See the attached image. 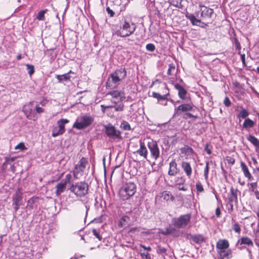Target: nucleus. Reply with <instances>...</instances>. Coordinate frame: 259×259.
Returning <instances> with one entry per match:
<instances>
[{
	"instance_id": "1",
	"label": "nucleus",
	"mask_w": 259,
	"mask_h": 259,
	"mask_svg": "<svg viewBox=\"0 0 259 259\" xmlns=\"http://www.w3.org/2000/svg\"><path fill=\"white\" fill-rule=\"evenodd\" d=\"M126 76V71L124 68L116 70L110 74L106 82L107 87L114 89L117 87L121 80Z\"/></svg>"
},
{
	"instance_id": "2",
	"label": "nucleus",
	"mask_w": 259,
	"mask_h": 259,
	"mask_svg": "<svg viewBox=\"0 0 259 259\" xmlns=\"http://www.w3.org/2000/svg\"><path fill=\"white\" fill-rule=\"evenodd\" d=\"M77 197H83L88 193L89 185L85 182L72 184L68 189Z\"/></svg>"
},
{
	"instance_id": "3",
	"label": "nucleus",
	"mask_w": 259,
	"mask_h": 259,
	"mask_svg": "<svg viewBox=\"0 0 259 259\" xmlns=\"http://www.w3.org/2000/svg\"><path fill=\"white\" fill-rule=\"evenodd\" d=\"M136 191V186L133 182L124 184L119 191V195L123 200H127L134 195Z\"/></svg>"
},
{
	"instance_id": "4",
	"label": "nucleus",
	"mask_w": 259,
	"mask_h": 259,
	"mask_svg": "<svg viewBox=\"0 0 259 259\" xmlns=\"http://www.w3.org/2000/svg\"><path fill=\"white\" fill-rule=\"evenodd\" d=\"M94 121V118L91 116L82 115L77 117L73 127L82 130L89 126Z\"/></svg>"
},
{
	"instance_id": "5",
	"label": "nucleus",
	"mask_w": 259,
	"mask_h": 259,
	"mask_svg": "<svg viewBox=\"0 0 259 259\" xmlns=\"http://www.w3.org/2000/svg\"><path fill=\"white\" fill-rule=\"evenodd\" d=\"M105 133L108 137L113 140L122 139L121 132L112 124L109 123L104 125Z\"/></svg>"
},
{
	"instance_id": "6",
	"label": "nucleus",
	"mask_w": 259,
	"mask_h": 259,
	"mask_svg": "<svg viewBox=\"0 0 259 259\" xmlns=\"http://www.w3.org/2000/svg\"><path fill=\"white\" fill-rule=\"evenodd\" d=\"M199 7L200 10L197 13V16L199 17L200 14V18H202L204 21L210 20L213 13V10L201 4H200Z\"/></svg>"
},
{
	"instance_id": "7",
	"label": "nucleus",
	"mask_w": 259,
	"mask_h": 259,
	"mask_svg": "<svg viewBox=\"0 0 259 259\" xmlns=\"http://www.w3.org/2000/svg\"><path fill=\"white\" fill-rule=\"evenodd\" d=\"M33 104L34 102L32 101L30 102L28 104L25 105L23 107V111L28 119L35 121L37 119V117L36 115Z\"/></svg>"
},
{
	"instance_id": "8",
	"label": "nucleus",
	"mask_w": 259,
	"mask_h": 259,
	"mask_svg": "<svg viewBox=\"0 0 259 259\" xmlns=\"http://www.w3.org/2000/svg\"><path fill=\"white\" fill-rule=\"evenodd\" d=\"M191 217L190 214L182 215L180 217L174 219V225L178 228H184L190 223Z\"/></svg>"
},
{
	"instance_id": "9",
	"label": "nucleus",
	"mask_w": 259,
	"mask_h": 259,
	"mask_svg": "<svg viewBox=\"0 0 259 259\" xmlns=\"http://www.w3.org/2000/svg\"><path fill=\"white\" fill-rule=\"evenodd\" d=\"M69 122L67 119H61L57 121L58 126L54 127L52 130V137H56L63 134L65 132L64 124Z\"/></svg>"
},
{
	"instance_id": "10",
	"label": "nucleus",
	"mask_w": 259,
	"mask_h": 259,
	"mask_svg": "<svg viewBox=\"0 0 259 259\" xmlns=\"http://www.w3.org/2000/svg\"><path fill=\"white\" fill-rule=\"evenodd\" d=\"M122 28L123 30H125L126 31V33H122L120 30H117L115 32V34L122 37H125L130 36L133 34L136 30V26H134L133 28H131L130 24L126 21H124V24L123 25Z\"/></svg>"
},
{
	"instance_id": "11",
	"label": "nucleus",
	"mask_w": 259,
	"mask_h": 259,
	"mask_svg": "<svg viewBox=\"0 0 259 259\" xmlns=\"http://www.w3.org/2000/svg\"><path fill=\"white\" fill-rule=\"evenodd\" d=\"M148 148L150 150L151 157L156 160L159 156L160 151L156 141H152L149 142L148 144Z\"/></svg>"
},
{
	"instance_id": "12",
	"label": "nucleus",
	"mask_w": 259,
	"mask_h": 259,
	"mask_svg": "<svg viewBox=\"0 0 259 259\" xmlns=\"http://www.w3.org/2000/svg\"><path fill=\"white\" fill-rule=\"evenodd\" d=\"M193 106V105L191 103L181 104L175 109V114L180 115L182 112L192 110Z\"/></svg>"
},
{
	"instance_id": "13",
	"label": "nucleus",
	"mask_w": 259,
	"mask_h": 259,
	"mask_svg": "<svg viewBox=\"0 0 259 259\" xmlns=\"http://www.w3.org/2000/svg\"><path fill=\"white\" fill-rule=\"evenodd\" d=\"M22 199V194L20 192H17L13 197V206L15 212L19 209L21 205L20 202Z\"/></svg>"
},
{
	"instance_id": "14",
	"label": "nucleus",
	"mask_w": 259,
	"mask_h": 259,
	"mask_svg": "<svg viewBox=\"0 0 259 259\" xmlns=\"http://www.w3.org/2000/svg\"><path fill=\"white\" fill-rule=\"evenodd\" d=\"M169 170L168 171V174L170 176H175L177 175L180 169L178 167L177 163L176 162L175 160H172L169 164Z\"/></svg>"
},
{
	"instance_id": "15",
	"label": "nucleus",
	"mask_w": 259,
	"mask_h": 259,
	"mask_svg": "<svg viewBox=\"0 0 259 259\" xmlns=\"http://www.w3.org/2000/svg\"><path fill=\"white\" fill-rule=\"evenodd\" d=\"M238 190L237 189H234L233 188H231L230 190V195L229 196V202L231 206L233 207V204H232L233 202H237V193Z\"/></svg>"
},
{
	"instance_id": "16",
	"label": "nucleus",
	"mask_w": 259,
	"mask_h": 259,
	"mask_svg": "<svg viewBox=\"0 0 259 259\" xmlns=\"http://www.w3.org/2000/svg\"><path fill=\"white\" fill-rule=\"evenodd\" d=\"M229 246V242L227 240H220L218 241L216 245L217 252L219 250L227 249L228 248Z\"/></svg>"
},
{
	"instance_id": "17",
	"label": "nucleus",
	"mask_w": 259,
	"mask_h": 259,
	"mask_svg": "<svg viewBox=\"0 0 259 259\" xmlns=\"http://www.w3.org/2000/svg\"><path fill=\"white\" fill-rule=\"evenodd\" d=\"M220 259H230L232 257V252L230 249H227L218 251Z\"/></svg>"
},
{
	"instance_id": "18",
	"label": "nucleus",
	"mask_w": 259,
	"mask_h": 259,
	"mask_svg": "<svg viewBox=\"0 0 259 259\" xmlns=\"http://www.w3.org/2000/svg\"><path fill=\"white\" fill-rule=\"evenodd\" d=\"M186 17L190 20L192 24L193 25H196L199 26V24L201 23V22L200 19L196 18L195 16L192 14H186ZM202 24H204V27H205L206 26H207V24L206 23H202Z\"/></svg>"
},
{
	"instance_id": "19",
	"label": "nucleus",
	"mask_w": 259,
	"mask_h": 259,
	"mask_svg": "<svg viewBox=\"0 0 259 259\" xmlns=\"http://www.w3.org/2000/svg\"><path fill=\"white\" fill-rule=\"evenodd\" d=\"M181 166L186 175L188 177H190L192 174V168L189 162L183 161L181 164Z\"/></svg>"
},
{
	"instance_id": "20",
	"label": "nucleus",
	"mask_w": 259,
	"mask_h": 259,
	"mask_svg": "<svg viewBox=\"0 0 259 259\" xmlns=\"http://www.w3.org/2000/svg\"><path fill=\"white\" fill-rule=\"evenodd\" d=\"M175 88L178 91L179 97L182 99H185L187 91L179 83L175 84Z\"/></svg>"
},
{
	"instance_id": "21",
	"label": "nucleus",
	"mask_w": 259,
	"mask_h": 259,
	"mask_svg": "<svg viewBox=\"0 0 259 259\" xmlns=\"http://www.w3.org/2000/svg\"><path fill=\"white\" fill-rule=\"evenodd\" d=\"M66 186L65 182L61 181L55 187L56 189L55 192L56 195L58 196L60 195L64 191Z\"/></svg>"
},
{
	"instance_id": "22",
	"label": "nucleus",
	"mask_w": 259,
	"mask_h": 259,
	"mask_svg": "<svg viewBox=\"0 0 259 259\" xmlns=\"http://www.w3.org/2000/svg\"><path fill=\"white\" fill-rule=\"evenodd\" d=\"M137 152L140 156H143L145 159H147L148 151L144 143L141 142H140V148L137 151Z\"/></svg>"
},
{
	"instance_id": "23",
	"label": "nucleus",
	"mask_w": 259,
	"mask_h": 259,
	"mask_svg": "<svg viewBox=\"0 0 259 259\" xmlns=\"http://www.w3.org/2000/svg\"><path fill=\"white\" fill-rule=\"evenodd\" d=\"M84 170L82 168L75 166L73 171V177L75 179H79L83 175Z\"/></svg>"
},
{
	"instance_id": "24",
	"label": "nucleus",
	"mask_w": 259,
	"mask_h": 259,
	"mask_svg": "<svg viewBox=\"0 0 259 259\" xmlns=\"http://www.w3.org/2000/svg\"><path fill=\"white\" fill-rule=\"evenodd\" d=\"M241 167L242 168V170L243 172V174L244 175V176L246 178H247L249 180H251V178H252V176L251 174L250 173L248 167L246 165V164L243 162H241Z\"/></svg>"
},
{
	"instance_id": "25",
	"label": "nucleus",
	"mask_w": 259,
	"mask_h": 259,
	"mask_svg": "<svg viewBox=\"0 0 259 259\" xmlns=\"http://www.w3.org/2000/svg\"><path fill=\"white\" fill-rule=\"evenodd\" d=\"M181 154L184 155H190L193 152L192 148L188 146L185 145L184 147L180 149Z\"/></svg>"
},
{
	"instance_id": "26",
	"label": "nucleus",
	"mask_w": 259,
	"mask_h": 259,
	"mask_svg": "<svg viewBox=\"0 0 259 259\" xmlns=\"http://www.w3.org/2000/svg\"><path fill=\"white\" fill-rule=\"evenodd\" d=\"M107 95H111L114 98H119L120 100L123 97V93L118 90L113 91L107 93Z\"/></svg>"
},
{
	"instance_id": "27",
	"label": "nucleus",
	"mask_w": 259,
	"mask_h": 259,
	"mask_svg": "<svg viewBox=\"0 0 259 259\" xmlns=\"http://www.w3.org/2000/svg\"><path fill=\"white\" fill-rule=\"evenodd\" d=\"M169 95V93H167L166 94L164 95H161L159 93H156V92H153L152 93V97L156 98L158 101L160 100H167V96Z\"/></svg>"
},
{
	"instance_id": "28",
	"label": "nucleus",
	"mask_w": 259,
	"mask_h": 259,
	"mask_svg": "<svg viewBox=\"0 0 259 259\" xmlns=\"http://www.w3.org/2000/svg\"><path fill=\"white\" fill-rule=\"evenodd\" d=\"M254 122L249 118L246 119L243 124V127L245 128H249L254 125Z\"/></svg>"
},
{
	"instance_id": "29",
	"label": "nucleus",
	"mask_w": 259,
	"mask_h": 259,
	"mask_svg": "<svg viewBox=\"0 0 259 259\" xmlns=\"http://www.w3.org/2000/svg\"><path fill=\"white\" fill-rule=\"evenodd\" d=\"M238 242H240V244H246L252 246H253V242L252 240L247 237H242Z\"/></svg>"
},
{
	"instance_id": "30",
	"label": "nucleus",
	"mask_w": 259,
	"mask_h": 259,
	"mask_svg": "<svg viewBox=\"0 0 259 259\" xmlns=\"http://www.w3.org/2000/svg\"><path fill=\"white\" fill-rule=\"evenodd\" d=\"M88 159L84 157H82L81 159L79 160L78 163L76 164L75 166L82 168V169L84 170L86 164L88 163Z\"/></svg>"
},
{
	"instance_id": "31",
	"label": "nucleus",
	"mask_w": 259,
	"mask_h": 259,
	"mask_svg": "<svg viewBox=\"0 0 259 259\" xmlns=\"http://www.w3.org/2000/svg\"><path fill=\"white\" fill-rule=\"evenodd\" d=\"M71 73V71H70L68 73L63 75H56V77L58 80L59 82H61L63 80H70V77L68 75V73Z\"/></svg>"
},
{
	"instance_id": "32",
	"label": "nucleus",
	"mask_w": 259,
	"mask_h": 259,
	"mask_svg": "<svg viewBox=\"0 0 259 259\" xmlns=\"http://www.w3.org/2000/svg\"><path fill=\"white\" fill-rule=\"evenodd\" d=\"M156 251L157 253L161 254L162 256L167 255V248L162 246L161 245H158L157 247Z\"/></svg>"
},
{
	"instance_id": "33",
	"label": "nucleus",
	"mask_w": 259,
	"mask_h": 259,
	"mask_svg": "<svg viewBox=\"0 0 259 259\" xmlns=\"http://www.w3.org/2000/svg\"><path fill=\"white\" fill-rule=\"evenodd\" d=\"M162 197L163 198V199L166 201H168L169 199H171L172 200L174 199V197L171 195V194L169 192L166 191L162 192Z\"/></svg>"
},
{
	"instance_id": "34",
	"label": "nucleus",
	"mask_w": 259,
	"mask_h": 259,
	"mask_svg": "<svg viewBox=\"0 0 259 259\" xmlns=\"http://www.w3.org/2000/svg\"><path fill=\"white\" fill-rule=\"evenodd\" d=\"M181 2L182 0H171L170 4L176 8H182L183 7V5H182Z\"/></svg>"
},
{
	"instance_id": "35",
	"label": "nucleus",
	"mask_w": 259,
	"mask_h": 259,
	"mask_svg": "<svg viewBox=\"0 0 259 259\" xmlns=\"http://www.w3.org/2000/svg\"><path fill=\"white\" fill-rule=\"evenodd\" d=\"M249 115V113L245 109H242L238 115V117L245 118Z\"/></svg>"
},
{
	"instance_id": "36",
	"label": "nucleus",
	"mask_w": 259,
	"mask_h": 259,
	"mask_svg": "<svg viewBox=\"0 0 259 259\" xmlns=\"http://www.w3.org/2000/svg\"><path fill=\"white\" fill-rule=\"evenodd\" d=\"M48 11L47 9L39 11L36 16L38 20H44L45 19V14Z\"/></svg>"
},
{
	"instance_id": "37",
	"label": "nucleus",
	"mask_w": 259,
	"mask_h": 259,
	"mask_svg": "<svg viewBox=\"0 0 259 259\" xmlns=\"http://www.w3.org/2000/svg\"><path fill=\"white\" fill-rule=\"evenodd\" d=\"M192 239L194 242L196 243L203 241V236L201 235H194L192 236Z\"/></svg>"
},
{
	"instance_id": "38",
	"label": "nucleus",
	"mask_w": 259,
	"mask_h": 259,
	"mask_svg": "<svg viewBox=\"0 0 259 259\" xmlns=\"http://www.w3.org/2000/svg\"><path fill=\"white\" fill-rule=\"evenodd\" d=\"M121 128L125 131H128L131 130V126L130 124L125 121H123L120 125Z\"/></svg>"
},
{
	"instance_id": "39",
	"label": "nucleus",
	"mask_w": 259,
	"mask_h": 259,
	"mask_svg": "<svg viewBox=\"0 0 259 259\" xmlns=\"http://www.w3.org/2000/svg\"><path fill=\"white\" fill-rule=\"evenodd\" d=\"M92 232L94 235L99 240L101 241L102 239V237L100 234V232L96 230V229H93L92 230Z\"/></svg>"
},
{
	"instance_id": "40",
	"label": "nucleus",
	"mask_w": 259,
	"mask_h": 259,
	"mask_svg": "<svg viewBox=\"0 0 259 259\" xmlns=\"http://www.w3.org/2000/svg\"><path fill=\"white\" fill-rule=\"evenodd\" d=\"M175 70V66L173 64H170L168 65V69L167 70V74L168 75H171L172 74V72Z\"/></svg>"
},
{
	"instance_id": "41",
	"label": "nucleus",
	"mask_w": 259,
	"mask_h": 259,
	"mask_svg": "<svg viewBox=\"0 0 259 259\" xmlns=\"http://www.w3.org/2000/svg\"><path fill=\"white\" fill-rule=\"evenodd\" d=\"M249 190L250 191L253 192H254V191H256V190H255L257 188V186L256 182L251 183L249 184Z\"/></svg>"
},
{
	"instance_id": "42",
	"label": "nucleus",
	"mask_w": 259,
	"mask_h": 259,
	"mask_svg": "<svg viewBox=\"0 0 259 259\" xmlns=\"http://www.w3.org/2000/svg\"><path fill=\"white\" fill-rule=\"evenodd\" d=\"M208 172H209V162H206V165L204 169V178L206 180H207L208 177Z\"/></svg>"
},
{
	"instance_id": "43",
	"label": "nucleus",
	"mask_w": 259,
	"mask_h": 259,
	"mask_svg": "<svg viewBox=\"0 0 259 259\" xmlns=\"http://www.w3.org/2000/svg\"><path fill=\"white\" fill-rule=\"evenodd\" d=\"M26 66L27 67V69L28 71V74L30 75L33 74L34 72V66L32 65H30L28 64H26Z\"/></svg>"
},
{
	"instance_id": "44",
	"label": "nucleus",
	"mask_w": 259,
	"mask_h": 259,
	"mask_svg": "<svg viewBox=\"0 0 259 259\" xmlns=\"http://www.w3.org/2000/svg\"><path fill=\"white\" fill-rule=\"evenodd\" d=\"M197 193H201L204 191L202 185L200 182H198L196 185Z\"/></svg>"
},
{
	"instance_id": "45",
	"label": "nucleus",
	"mask_w": 259,
	"mask_h": 259,
	"mask_svg": "<svg viewBox=\"0 0 259 259\" xmlns=\"http://www.w3.org/2000/svg\"><path fill=\"white\" fill-rule=\"evenodd\" d=\"M71 178H72L71 175L69 174L66 175L65 179L62 180L61 181L65 182L66 185L67 184V183L70 184Z\"/></svg>"
},
{
	"instance_id": "46",
	"label": "nucleus",
	"mask_w": 259,
	"mask_h": 259,
	"mask_svg": "<svg viewBox=\"0 0 259 259\" xmlns=\"http://www.w3.org/2000/svg\"><path fill=\"white\" fill-rule=\"evenodd\" d=\"M147 50L150 52H153L155 49V47L153 44H148L146 46Z\"/></svg>"
},
{
	"instance_id": "47",
	"label": "nucleus",
	"mask_w": 259,
	"mask_h": 259,
	"mask_svg": "<svg viewBox=\"0 0 259 259\" xmlns=\"http://www.w3.org/2000/svg\"><path fill=\"white\" fill-rule=\"evenodd\" d=\"M233 229L234 231L237 233H240L241 231V229L240 226L238 223H235L233 226Z\"/></svg>"
},
{
	"instance_id": "48",
	"label": "nucleus",
	"mask_w": 259,
	"mask_h": 259,
	"mask_svg": "<svg viewBox=\"0 0 259 259\" xmlns=\"http://www.w3.org/2000/svg\"><path fill=\"white\" fill-rule=\"evenodd\" d=\"M26 149L24 143L21 142L19 143L16 147L15 149H20L21 150H23Z\"/></svg>"
},
{
	"instance_id": "49",
	"label": "nucleus",
	"mask_w": 259,
	"mask_h": 259,
	"mask_svg": "<svg viewBox=\"0 0 259 259\" xmlns=\"http://www.w3.org/2000/svg\"><path fill=\"white\" fill-rule=\"evenodd\" d=\"M224 104L226 107H229L231 104L229 98L228 97H226L224 100Z\"/></svg>"
},
{
	"instance_id": "50",
	"label": "nucleus",
	"mask_w": 259,
	"mask_h": 259,
	"mask_svg": "<svg viewBox=\"0 0 259 259\" xmlns=\"http://www.w3.org/2000/svg\"><path fill=\"white\" fill-rule=\"evenodd\" d=\"M34 108H35V112L37 113H41L44 111V109L41 107H39L38 105H36L34 107Z\"/></svg>"
},
{
	"instance_id": "51",
	"label": "nucleus",
	"mask_w": 259,
	"mask_h": 259,
	"mask_svg": "<svg viewBox=\"0 0 259 259\" xmlns=\"http://www.w3.org/2000/svg\"><path fill=\"white\" fill-rule=\"evenodd\" d=\"M36 200V198H31L28 200V204L30 206V207H33L32 204L35 202Z\"/></svg>"
},
{
	"instance_id": "52",
	"label": "nucleus",
	"mask_w": 259,
	"mask_h": 259,
	"mask_svg": "<svg viewBox=\"0 0 259 259\" xmlns=\"http://www.w3.org/2000/svg\"><path fill=\"white\" fill-rule=\"evenodd\" d=\"M197 116H195V115H192L191 113H186L184 116V118H197Z\"/></svg>"
},
{
	"instance_id": "53",
	"label": "nucleus",
	"mask_w": 259,
	"mask_h": 259,
	"mask_svg": "<svg viewBox=\"0 0 259 259\" xmlns=\"http://www.w3.org/2000/svg\"><path fill=\"white\" fill-rule=\"evenodd\" d=\"M106 11L110 15V17L114 16L115 13L109 7L106 8Z\"/></svg>"
},
{
	"instance_id": "54",
	"label": "nucleus",
	"mask_w": 259,
	"mask_h": 259,
	"mask_svg": "<svg viewBox=\"0 0 259 259\" xmlns=\"http://www.w3.org/2000/svg\"><path fill=\"white\" fill-rule=\"evenodd\" d=\"M115 110L116 111H122L123 110V105L119 104L117 107H114Z\"/></svg>"
},
{
	"instance_id": "55",
	"label": "nucleus",
	"mask_w": 259,
	"mask_h": 259,
	"mask_svg": "<svg viewBox=\"0 0 259 259\" xmlns=\"http://www.w3.org/2000/svg\"><path fill=\"white\" fill-rule=\"evenodd\" d=\"M101 107L102 108V110L103 111V112H104L105 108H110L113 107V106H105L103 105H101Z\"/></svg>"
},
{
	"instance_id": "56",
	"label": "nucleus",
	"mask_w": 259,
	"mask_h": 259,
	"mask_svg": "<svg viewBox=\"0 0 259 259\" xmlns=\"http://www.w3.org/2000/svg\"><path fill=\"white\" fill-rule=\"evenodd\" d=\"M204 150L208 154H210L211 153V151L210 149L208 148V144L206 145V146H205V147L204 148Z\"/></svg>"
},
{
	"instance_id": "57",
	"label": "nucleus",
	"mask_w": 259,
	"mask_h": 259,
	"mask_svg": "<svg viewBox=\"0 0 259 259\" xmlns=\"http://www.w3.org/2000/svg\"><path fill=\"white\" fill-rule=\"evenodd\" d=\"M215 214L217 217H220L221 214V210L219 207L217 208L215 210Z\"/></svg>"
},
{
	"instance_id": "58",
	"label": "nucleus",
	"mask_w": 259,
	"mask_h": 259,
	"mask_svg": "<svg viewBox=\"0 0 259 259\" xmlns=\"http://www.w3.org/2000/svg\"><path fill=\"white\" fill-rule=\"evenodd\" d=\"M241 60L243 64H245V54L241 55Z\"/></svg>"
},
{
	"instance_id": "59",
	"label": "nucleus",
	"mask_w": 259,
	"mask_h": 259,
	"mask_svg": "<svg viewBox=\"0 0 259 259\" xmlns=\"http://www.w3.org/2000/svg\"><path fill=\"white\" fill-rule=\"evenodd\" d=\"M128 217H127V216H124L121 219V221H120V223H121V226H122V221H124V222H125L126 221V220L128 219Z\"/></svg>"
},
{
	"instance_id": "60",
	"label": "nucleus",
	"mask_w": 259,
	"mask_h": 259,
	"mask_svg": "<svg viewBox=\"0 0 259 259\" xmlns=\"http://www.w3.org/2000/svg\"><path fill=\"white\" fill-rule=\"evenodd\" d=\"M179 180H180V182L177 183V184L180 185L181 184H183L184 181L182 178H179L178 181H179Z\"/></svg>"
},
{
	"instance_id": "61",
	"label": "nucleus",
	"mask_w": 259,
	"mask_h": 259,
	"mask_svg": "<svg viewBox=\"0 0 259 259\" xmlns=\"http://www.w3.org/2000/svg\"><path fill=\"white\" fill-rule=\"evenodd\" d=\"M254 195L255 196L256 198L259 200V191L257 190H256V191H254Z\"/></svg>"
},
{
	"instance_id": "62",
	"label": "nucleus",
	"mask_w": 259,
	"mask_h": 259,
	"mask_svg": "<svg viewBox=\"0 0 259 259\" xmlns=\"http://www.w3.org/2000/svg\"><path fill=\"white\" fill-rule=\"evenodd\" d=\"M178 189L179 190H182V191H186L187 190V188H185V187H178Z\"/></svg>"
},
{
	"instance_id": "63",
	"label": "nucleus",
	"mask_w": 259,
	"mask_h": 259,
	"mask_svg": "<svg viewBox=\"0 0 259 259\" xmlns=\"http://www.w3.org/2000/svg\"><path fill=\"white\" fill-rule=\"evenodd\" d=\"M257 216L258 218V221L257 223V232L259 233V212L257 213Z\"/></svg>"
},
{
	"instance_id": "64",
	"label": "nucleus",
	"mask_w": 259,
	"mask_h": 259,
	"mask_svg": "<svg viewBox=\"0 0 259 259\" xmlns=\"http://www.w3.org/2000/svg\"><path fill=\"white\" fill-rule=\"evenodd\" d=\"M236 47L237 49H241V46H240V44L239 43V42L238 41H237L236 42Z\"/></svg>"
}]
</instances>
